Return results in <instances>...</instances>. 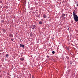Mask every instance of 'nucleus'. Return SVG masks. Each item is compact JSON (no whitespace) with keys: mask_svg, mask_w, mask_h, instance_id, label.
<instances>
[{"mask_svg":"<svg viewBox=\"0 0 78 78\" xmlns=\"http://www.w3.org/2000/svg\"><path fill=\"white\" fill-rule=\"evenodd\" d=\"M11 40L12 41H13V40L12 39H11Z\"/></svg>","mask_w":78,"mask_h":78,"instance_id":"obj_14","label":"nucleus"},{"mask_svg":"<svg viewBox=\"0 0 78 78\" xmlns=\"http://www.w3.org/2000/svg\"><path fill=\"white\" fill-rule=\"evenodd\" d=\"M11 37H12V35H11Z\"/></svg>","mask_w":78,"mask_h":78,"instance_id":"obj_15","label":"nucleus"},{"mask_svg":"<svg viewBox=\"0 0 78 78\" xmlns=\"http://www.w3.org/2000/svg\"><path fill=\"white\" fill-rule=\"evenodd\" d=\"M65 19V17H63V19Z\"/></svg>","mask_w":78,"mask_h":78,"instance_id":"obj_16","label":"nucleus"},{"mask_svg":"<svg viewBox=\"0 0 78 78\" xmlns=\"http://www.w3.org/2000/svg\"><path fill=\"white\" fill-rule=\"evenodd\" d=\"M20 60L21 61H23L24 60V58H20Z\"/></svg>","mask_w":78,"mask_h":78,"instance_id":"obj_4","label":"nucleus"},{"mask_svg":"<svg viewBox=\"0 0 78 78\" xmlns=\"http://www.w3.org/2000/svg\"><path fill=\"white\" fill-rule=\"evenodd\" d=\"M66 58L68 59H69V57L68 56H66Z\"/></svg>","mask_w":78,"mask_h":78,"instance_id":"obj_8","label":"nucleus"},{"mask_svg":"<svg viewBox=\"0 0 78 78\" xmlns=\"http://www.w3.org/2000/svg\"><path fill=\"white\" fill-rule=\"evenodd\" d=\"M55 52L54 51H52V54H55Z\"/></svg>","mask_w":78,"mask_h":78,"instance_id":"obj_7","label":"nucleus"},{"mask_svg":"<svg viewBox=\"0 0 78 78\" xmlns=\"http://www.w3.org/2000/svg\"><path fill=\"white\" fill-rule=\"evenodd\" d=\"M30 36H33V34L32 33H31L30 34Z\"/></svg>","mask_w":78,"mask_h":78,"instance_id":"obj_11","label":"nucleus"},{"mask_svg":"<svg viewBox=\"0 0 78 78\" xmlns=\"http://www.w3.org/2000/svg\"><path fill=\"white\" fill-rule=\"evenodd\" d=\"M73 19L76 22H78V17L76 14H75L74 12H73Z\"/></svg>","mask_w":78,"mask_h":78,"instance_id":"obj_1","label":"nucleus"},{"mask_svg":"<svg viewBox=\"0 0 78 78\" xmlns=\"http://www.w3.org/2000/svg\"><path fill=\"white\" fill-rule=\"evenodd\" d=\"M6 57H8V56H9V55L8 54H6Z\"/></svg>","mask_w":78,"mask_h":78,"instance_id":"obj_10","label":"nucleus"},{"mask_svg":"<svg viewBox=\"0 0 78 78\" xmlns=\"http://www.w3.org/2000/svg\"><path fill=\"white\" fill-rule=\"evenodd\" d=\"M0 3H2V1H0Z\"/></svg>","mask_w":78,"mask_h":78,"instance_id":"obj_12","label":"nucleus"},{"mask_svg":"<svg viewBox=\"0 0 78 78\" xmlns=\"http://www.w3.org/2000/svg\"><path fill=\"white\" fill-rule=\"evenodd\" d=\"M39 23L41 25V24H42V22L41 21H40L39 22Z\"/></svg>","mask_w":78,"mask_h":78,"instance_id":"obj_9","label":"nucleus"},{"mask_svg":"<svg viewBox=\"0 0 78 78\" xmlns=\"http://www.w3.org/2000/svg\"><path fill=\"white\" fill-rule=\"evenodd\" d=\"M20 46L21 47H23V48H24V47H25V46L23 44H20Z\"/></svg>","mask_w":78,"mask_h":78,"instance_id":"obj_2","label":"nucleus"},{"mask_svg":"<svg viewBox=\"0 0 78 78\" xmlns=\"http://www.w3.org/2000/svg\"><path fill=\"white\" fill-rule=\"evenodd\" d=\"M36 28V26L34 25L33 26V29H34V28Z\"/></svg>","mask_w":78,"mask_h":78,"instance_id":"obj_6","label":"nucleus"},{"mask_svg":"<svg viewBox=\"0 0 78 78\" xmlns=\"http://www.w3.org/2000/svg\"><path fill=\"white\" fill-rule=\"evenodd\" d=\"M50 57L49 56H48L47 58H49Z\"/></svg>","mask_w":78,"mask_h":78,"instance_id":"obj_13","label":"nucleus"},{"mask_svg":"<svg viewBox=\"0 0 78 78\" xmlns=\"http://www.w3.org/2000/svg\"><path fill=\"white\" fill-rule=\"evenodd\" d=\"M43 17L44 19V18H46V15H45V14L43 15Z\"/></svg>","mask_w":78,"mask_h":78,"instance_id":"obj_3","label":"nucleus"},{"mask_svg":"<svg viewBox=\"0 0 78 78\" xmlns=\"http://www.w3.org/2000/svg\"><path fill=\"white\" fill-rule=\"evenodd\" d=\"M62 17H64V16H65V14H62Z\"/></svg>","mask_w":78,"mask_h":78,"instance_id":"obj_5","label":"nucleus"}]
</instances>
